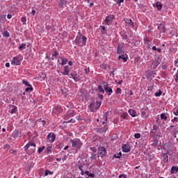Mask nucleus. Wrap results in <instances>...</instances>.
Instances as JSON below:
<instances>
[{
  "instance_id": "29",
  "label": "nucleus",
  "mask_w": 178,
  "mask_h": 178,
  "mask_svg": "<svg viewBox=\"0 0 178 178\" xmlns=\"http://www.w3.org/2000/svg\"><path fill=\"white\" fill-rule=\"evenodd\" d=\"M26 43H22L19 46V49H20V51H23V49H26Z\"/></svg>"
},
{
  "instance_id": "37",
  "label": "nucleus",
  "mask_w": 178,
  "mask_h": 178,
  "mask_svg": "<svg viewBox=\"0 0 178 178\" xmlns=\"http://www.w3.org/2000/svg\"><path fill=\"white\" fill-rule=\"evenodd\" d=\"M22 84H24V86H26L27 87H31V85L29 83V81L26 80H22Z\"/></svg>"
},
{
  "instance_id": "1",
  "label": "nucleus",
  "mask_w": 178,
  "mask_h": 178,
  "mask_svg": "<svg viewBox=\"0 0 178 178\" xmlns=\"http://www.w3.org/2000/svg\"><path fill=\"white\" fill-rule=\"evenodd\" d=\"M70 141L72 143V147L76 148V149H80L83 146V143H81L80 139H71Z\"/></svg>"
},
{
  "instance_id": "45",
  "label": "nucleus",
  "mask_w": 178,
  "mask_h": 178,
  "mask_svg": "<svg viewBox=\"0 0 178 178\" xmlns=\"http://www.w3.org/2000/svg\"><path fill=\"white\" fill-rule=\"evenodd\" d=\"M134 137L135 138H140L141 134L140 133L135 134Z\"/></svg>"
},
{
  "instance_id": "54",
  "label": "nucleus",
  "mask_w": 178,
  "mask_h": 178,
  "mask_svg": "<svg viewBox=\"0 0 178 178\" xmlns=\"http://www.w3.org/2000/svg\"><path fill=\"white\" fill-rule=\"evenodd\" d=\"M88 177H92V178H94V177H95V174H92V173H90L89 172V175H88Z\"/></svg>"
},
{
  "instance_id": "13",
  "label": "nucleus",
  "mask_w": 178,
  "mask_h": 178,
  "mask_svg": "<svg viewBox=\"0 0 178 178\" xmlns=\"http://www.w3.org/2000/svg\"><path fill=\"white\" fill-rule=\"evenodd\" d=\"M69 73H70V70L69 69V65L64 66V72H62V74L64 76H68Z\"/></svg>"
},
{
  "instance_id": "42",
  "label": "nucleus",
  "mask_w": 178,
  "mask_h": 178,
  "mask_svg": "<svg viewBox=\"0 0 178 178\" xmlns=\"http://www.w3.org/2000/svg\"><path fill=\"white\" fill-rule=\"evenodd\" d=\"M127 113H124L121 115L122 119H126L127 118Z\"/></svg>"
},
{
  "instance_id": "8",
  "label": "nucleus",
  "mask_w": 178,
  "mask_h": 178,
  "mask_svg": "<svg viewBox=\"0 0 178 178\" xmlns=\"http://www.w3.org/2000/svg\"><path fill=\"white\" fill-rule=\"evenodd\" d=\"M104 88L106 92H107L108 95H112L113 90H112V88H111V86H108V84H105L104 86Z\"/></svg>"
},
{
  "instance_id": "17",
  "label": "nucleus",
  "mask_w": 178,
  "mask_h": 178,
  "mask_svg": "<svg viewBox=\"0 0 178 178\" xmlns=\"http://www.w3.org/2000/svg\"><path fill=\"white\" fill-rule=\"evenodd\" d=\"M158 29L159 30L160 33H165L166 31V26L162 24H160L158 26Z\"/></svg>"
},
{
  "instance_id": "10",
  "label": "nucleus",
  "mask_w": 178,
  "mask_h": 178,
  "mask_svg": "<svg viewBox=\"0 0 178 178\" xmlns=\"http://www.w3.org/2000/svg\"><path fill=\"white\" fill-rule=\"evenodd\" d=\"M63 110L62 109V106H56L54 109H53V111L54 113H56V115L59 114V113H61V112L63 111Z\"/></svg>"
},
{
  "instance_id": "64",
  "label": "nucleus",
  "mask_w": 178,
  "mask_h": 178,
  "mask_svg": "<svg viewBox=\"0 0 178 178\" xmlns=\"http://www.w3.org/2000/svg\"><path fill=\"white\" fill-rule=\"evenodd\" d=\"M175 66L178 67V58L175 60Z\"/></svg>"
},
{
  "instance_id": "18",
  "label": "nucleus",
  "mask_w": 178,
  "mask_h": 178,
  "mask_svg": "<svg viewBox=\"0 0 178 178\" xmlns=\"http://www.w3.org/2000/svg\"><path fill=\"white\" fill-rule=\"evenodd\" d=\"M128 112L132 118H136V116H137V112L134 109H129Z\"/></svg>"
},
{
  "instance_id": "4",
  "label": "nucleus",
  "mask_w": 178,
  "mask_h": 178,
  "mask_svg": "<svg viewBox=\"0 0 178 178\" xmlns=\"http://www.w3.org/2000/svg\"><path fill=\"white\" fill-rule=\"evenodd\" d=\"M55 138H56V135H55V133L54 132H50L47 136V139L49 140V143H54V141H55Z\"/></svg>"
},
{
  "instance_id": "19",
  "label": "nucleus",
  "mask_w": 178,
  "mask_h": 178,
  "mask_svg": "<svg viewBox=\"0 0 178 178\" xmlns=\"http://www.w3.org/2000/svg\"><path fill=\"white\" fill-rule=\"evenodd\" d=\"M58 3L60 8H65V6H66V3H67V1L66 0H59Z\"/></svg>"
},
{
  "instance_id": "53",
  "label": "nucleus",
  "mask_w": 178,
  "mask_h": 178,
  "mask_svg": "<svg viewBox=\"0 0 178 178\" xmlns=\"http://www.w3.org/2000/svg\"><path fill=\"white\" fill-rule=\"evenodd\" d=\"M116 92H117V94H121L122 93V89H120V88H118L116 89Z\"/></svg>"
},
{
  "instance_id": "52",
  "label": "nucleus",
  "mask_w": 178,
  "mask_h": 178,
  "mask_svg": "<svg viewBox=\"0 0 178 178\" xmlns=\"http://www.w3.org/2000/svg\"><path fill=\"white\" fill-rule=\"evenodd\" d=\"M168 68V66H166V65H165V63H162V67H161V69L163 70H165V69Z\"/></svg>"
},
{
  "instance_id": "14",
  "label": "nucleus",
  "mask_w": 178,
  "mask_h": 178,
  "mask_svg": "<svg viewBox=\"0 0 178 178\" xmlns=\"http://www.w3.org/2000/svg\"><path fill=\"white\" fill-rule=\"evenodd\" d=\"M22 62L20 60L17 59V57H14L13 60L12 61V65H16V66H19Z\"/></svg>"
},
{
  "instance_id": "39",
  "label": "nucleus",
  "mask_w": 178,
  "mask_h": 178,
  "mask_svg": "<svg viewBox=\"0 0 178 178\" xmlns=\"http://www.w3.org/2000/svg\"><path fill=\"white\" fill-rule=\"evenodd\" d=\"M52 56L54 58H58V56H59V53H58V51L55 50L54 53L52 54Z\"/></svg>"
},
{
  "instance_id": "31",
  "label": "nucleus",
  "mask_w": 178,
  "mask_h": 178,
  "mask_svg": "<svg viewBox=\"0 0 178 178\" xmlns=\"http://www.w3.org/2000/svg\"><path fill=\"white\" fill-rule=\"evenodd\" d=\"M39 77L42 80H45V77H47V75L44 74V72H41L40 74H39Z\"/></svg>"
},
{
  "instance_id": "20",
  "label": "nucleus",
  "mask_w": 178,
  "mask_h": 178,
  "mask_svg": "<svg viewBox=\"0 0 178 178\" xmlns=\"http://www.w3.org/2000/svg\"><path fill=\"white\" fill-rule=\"evenodd\" d=\"M117 54L118 55H120L122 54H124V52L123 51V47H120V45H118L117 47Z\"/></svg>"
},
{
  "instance_id": "32",
  "label": "nucleus",
  "mask_w": 178,
  "mask_h": 178,
  "mask_svg": "<svg viewBox=\"0 0 178 178\" xmlns=\"http://www.w3.org/2000/svg\"><path fill=\"white\" fill-rule=\"evenodd\" d=\"M122 156V152H120L119 153L115 154L113 156V158H117L118 159H120V157Z\"/></svg>"
},
{
  "instance_id": "12",
  "label": "nucleus",
  "mask_w": 178,
  "mask_h": 178,
  "mask_svg": "<svg viewBox=\"0 0 178 178\" xmlns=\"http://www.w3.org/2000/svg\"><path fill=\"white\" fill-rule=\"evenodd\" d=\"M30 147H34V148H35V144L34 143L29 142L28 144H26V146H24V151L27 152L29 148H30Z\"/></svg>"
},
{
  "instance_id": "60",
  "label": "nucleus",
  "mask_w": 178,
  "mask_h": 178,
  "mask_svg": "<svg viewBox=\"0 0 178 178\" xmlns=\"http://www.w3.org/2000/svg\"><path fill=\"white\" fill-rule=\"evenodd\" d=\"M96 155H97V154L92 153V156H91V157H90L91 159H95Z\"/></svg>"
},
{
  "instance_id": "49",
  "label": "nucleus",
  "mask_w": 178,
  "mask_h": 178,
  "mask_svg": "<svg viewBox=\"0 0 178 178\" xmlns=\"http://www.w3.org/2000/svg\"><path fill=\"white\" fill-rule=\"evenodd\" d=\"M166 72H163L162 73H161V77L163 78V79H166Z\"/></svg>"
},
{
  "instance_id": "3",
  "label": "nucleus",
  "mask_w": 178,
  "mask_h": 178,
  "mask_svg": "<svg viewBox=\"0 0 178 178\" xmlns=\"http://www.w3.org/2000/svg\"><path fill=\"white\" fill-rule=\"evenodd\" d=\"M101 104H102L101 102H97L96 104L95 102H92L89 105V108L91 112H96L97 111H98V109H99V108L101 107Z\"/></svg>"
},
{
  "instance_id": "26",
  "label": "nucleus",
  "mask_w": 178,
  "mask_h": 178,
  "mask_svg": "<svg viewBox=\"0 0 178 178\" xmlns=\"http://www.w3.org/2000/svg\"><path fill=\"white\" fill-rule=\"evenodd\" d=\"M163 158L164 162H168V161H169V156L166 153L163 154Z\"/></svg>"
},
{
  "instance_id": "5",
  "label": "nucleus",
  "mask_w": 178,
  "mask_h": 178,
  "mask_svg": "<svg viewBox=\"0 0 178 178\" xmlns=\"http://www.w3.org/2000/svg\"><path fill=\"white\" fill-rule=\"evenodd\" d=\"M113 19H115V15L106 17V19L104 20L105 24H107V26H109V24H112V23L113 22Z\"/></svg>"
},
{
  "instance_id": "61",
  "label": "nucleus",
  "mask_w": 178,
  "mask_h": 178,
  "mask_svg": "<svg viewBox=\"0 0 178 178\" xmlns=\"http://www.w3.org/2000/svg\"><path fill=\"white\" fill-rule=\"evenodd\" d=\"M140 57H136L135 62H140Z\"/></svg>"
},
{
  "instance_id": "40",
  "label": "nucleus",
  "mask_w": 178,
  "mask_h": 178,
  "mask_svg": "<svg viewBox=\"0 0 178 178\" xmlns=\"http://www.w3.org/2000/svg\"><path fill=\"white\" fill-rule=\"evenodd\" d=\"M162 95V90H159V92L155 93V97H161Z\"/></svg>"
},
{
  "instance_id": "15",
  "label": "nucleus",
  "mask_w": 178,
  "mask_h": 178,
  "mask_svg": "<svg viewBox=\"0 0 178 178\" xmlns=\"http://www.w3.org/2000/svg\"><path fill=\"white\" fill-rule=\"evenodd\" d=\"M159 65H161V62H159L158 60H154L152 63V69L157 68Z\"/></svg>"
},
{
  "instance_id": "41",
  "label": "nucleus",
  "mask_w": 178,
  "mask_h": 178,
  "mask_svg": "<svg viewBox=\"0 0 178 178\" xmlns=\"http://www.w3.org/2000/svg\"><path fill=\"white\" fill-rule=\"evenodd\" d=\"M122 40H126L127 42H129V36H127V34H124L122 35Z\"/></svg>"
},
{
  "instance_id": "47",
  "label": "nucleus",
  "mask_w": 178,
  "mask_h": 178,
  "mask_svg": "<svg viewBox=\"0 0 178 178\" xmlns=\"http://www.w3.org/2000/svg\"><path fill=\"white\" fill-rule=\"evenodd\" d=\"M21 20H22L23 24H26V17H22L21 18Z\"/></svg>"
},
{
  "instance_id": "50",
  "label": "nucleus",
  "mask_w": 178,
  "mask_h": 178,
  "mask_svg": "<svg viewBox=\"0 0 178 178\" xmlns=\"http://www.w3.org/2000/svg\"><path fill=\"white\" fill-rule=\"evenodd\" d=\"M142 116H145V118H148V114H147V112L142 111Z\"/></svg>"
},
{
  "instance_id": "43",
  "label": "nucleus",
  "mask_w": 178,
  "mask_h": 178,
  "mask_svg": "<svg viewBox=\"0 0 178 178\" xmlns=\"http://www.w3.org/2000/svg\"><path fill=\"white\" fill-rule=\"evenodd\" d=\"M44 149H45V147H39L38 149V153L39 154H41V152H42V151H44Z\"/></svg>"
},
{
  "instance_id": "9",
  "label": "nucleus",
  "mask_w": 178,
  "mask_h": 178,
  "mask_svg": "<svg viewBox=\"0 0 178 178\" xmlns=\"http://www.w3.org/2000/svg\"><path fill=\"white\" fill-rule=\"evenodd\" d=\"M12 136H13V138H15V140H16V138H18V137H22L23 136V134H22V131H15L12 134Z\"/></svg>"
},
{
  "instance_id": "38",
  "label": "nucleus",
  "mask_w": 178,
  "mask_h": 178,
  "mask_svg": "<svg viewBox=\"0 0 178 178\" xmlns=\"http://www.w3.org/2000/svg\"><path fill=\"white\" fill-rule=\"evenodd\" d=\"M155 74H156V72H155V71H150V72H149L148 76H149V77H151V76H155Z\"/></svg>"
},
{
  "instance_id": "7",
  "label": "nucleus",
  "mask_w": 178,
  "mask_h": 178,
  "mask_svg": "<svg viewBox=\"0 0 178 178\" xmlns=\"http://www.w3.org/2000/svg\"><path fill=\"white\" fill-rule=\"evenodd\" d=\"M122 152H130V149H131V147L129 143L122 145Z\"/></svg>"
},
{
  "instance_id": "51",
  "label": "nucleus",
  "mask_w": 178,
  "mask_h": 178,
  "mask_svg": "<svg viewBox=\"0 0 178 178\" xmlns=\"http://www.w3.org/2000/svg\"><path fill=\"white\" fill-rule=\"evenodd\" d=\"M73 80H74V81H80V78L77 77V76H73Z\"/></svg>"
},
{
  "instance_id": "28",
  "label": "nucleus",
  "mask_w": 178,
  "mask_h": 178,
  "mask_svg": "<svg viewBox=\"0 0 178 178\" xmlns=\"http://www.w3.org/2000/svg\"><path fill=\"white\" fill-rule=\"evenodd\" d=\"M152 49L153 51H157V52H159V54H161L162 52V49H161V48H156V46H153Z\"/></svg>"
},
{
  "instance_id": "34",
  "label": "nucleus",
  "mask_w": 178,
  "mask_h": 178,
  "mask_svg": "<svg viewBox=\"0 0 178 178\" xmlns=\"http://www.w3.org/2000/svg\"><path fill=\"white\" fill-rule=\"evenodd\" d=\"M48 175H54V172L46 170L44 172V176H48Z\"/></svg>"
},
{
  "instance_id": "22",
  "label": "nucleus",
  "mask_w": 178,
  "mask_h": 178,
  "mask_svg": "<svg viewBox=\"0 0 178 178\" xmlns=\"http://www.w3.org/2000/svg\"><path fill=\"white\" fill-rule=\"evenodd\" d=\"M155 5L158 10H162V7L163 6V5L161 2L157 1Z\"/></svg>"
},
{
  "instance_id": "2",
  "label": "nucleus",
  "mask_w": 178,
  "mask_h": 178,
  "mask_svg": "<svg viewBox=\"0 0 178 178\" xmlns=\"http://www.w3.org/2000/svg\"><path fill=\"white\" fill-rule=\"evenodd\" d=\"M75 42L76 45L83 47V45L87 44V38L86 36H82V38L76 37Z\"/></svg>"
},
{
  "instance_id": "62",
  "label": "nucleus",
  "mask_w": 178,
  "mask_h": 178,
  "mask_svg": "<svg viewBox=\"0 0 178 178\" xmlns=\"http://www.w3.org/2000/svg\"><path fill=\"white\" fill-rule=\"evenodd\" d=\"M52 150H51V147H47V153H49V152H51Z\"/></svg>"
},
{
  "instance_id": "25",
  "label": "nucleus",
  "mask_w": 178,
  "mask_h": 178,
  "mask_svg": "<svg viewBox=\"0 0 178 178\" xmlns=\"http://www.w3.org/2000/svg\"><path fill=\"white\" fill-rule=\"evenodd\" d=\"M97 88H98L99 92H100L101 94H105V90L102 88V86H101V85L98 86Z\"/></svg>"
},
{
  "instance_id": "30",
  "label": "nucleus",
  "mask_w": 178,
  "mask_h": 178,
  "mask_svg": "<svg viewBox=\"0 0 178 178\" xmlns=\"http://www.w3.org/2000/svg\"><path fill=\"white\" fill-rule=\"evenodd\" d=\"M118 59H122L124 62H127V56L124 57V55L122 54L121 56H119Z\"/></svg>"
},
{
  "instance_id": "48",
  "label": "nucleus",
  "mask_w": 178,
  "mask_h": 178,
  "mask_svg": "<svg viewBox=\"0 0 178 178\" xmlns=\"http://www.w3.org/2000/svg\"><path fill=\"white\" fill-rule=\"evenodd\" d=\"M115 70H117V69L115 68L113 71H111L110 72V76H112V77H114V76H115Z\"/></svg>"
},
{
  "instance_id": "55",
  "label": "nucleus",
  "mask_w": 178,
  "mask_h": 178,
  "mask_svg": "<svg viewBox=\"0 0 178 178\" xmlns=\"http://www.w3.org/2000/svg\"><path fill=\"white\" fill-rule=\"evenodd\" d=\"M74 115H76V112L72 111L70 113V116L72 117V116H74Z\"/></svg>"
},
{
  "instance_id": "11",
  "label": "nucleus",
  "mask_w": 178,
  "mask_h": 178,
  "mask_svg": "<svg viewBox=\"0 0 178 178\" xmlns=\"http://www.w3.org/2000/svg\"><path fill=\"white\" fill-rule=\"evenodd\" d=\"M9 110V113H11V115H13V113H16L17 112V106L15 105H10Z\"/></svg>"
},
{
  "instance_id": "63",
  "label": "nucleus",
  "mask_w": 178,
  "mask_h": 178,
  "mask_svg": "<svg viewBox=\"0 0 178 178\" xmlns=\"http://www.w3.org/2000/svg\"><path fill=\"white\" fill-rule=\"evenodd\" d=\"M174 115H175V116H178V109H177L176 111L174 112Z\"/></svg>"
},
{
  "instance_id": "35",
  "label": "nucleus",
  "mask_w": 178,
  "mask_h": 178,
  "mask_svg": "<svg viewBox=\"0 0 178 178\" xmlns=\"http://www.w3.org/2000/svg\"><path fill=\"white\" fill-rule=\"evenodd\" d=\"M103 120H104L105 122H108V113H104V115H103Z\"/></svg>"
},
{
  "instance_id": "16",
  "label": "nucleus",
  "mask_w": 178,
  "mask_h": 178,
  "mask_svg": "<svg viewBox=\"0 0 178 178\" xmlns=\"http://www.w3.org/2000/svg\"><path fill=\"white\" fill-rule=\"evenodd\" d=\"M178 172V166L177 165H173L171 168L170 173L171 175H176V173Z\"/></svg>"
},
{
  "instance_id": "23",
  "label": "nucleus",
  "mask_w": 178,
  "mask_h": 178,
  "mask_svg": "<svg viewBox=\"0 0 178 178\" xmlns=\"http://www.w3.org/2000/svg\"><path fill=\"white\" fill-rule=\"evenodd\" d=\"M60 60H58V62H61L60 65H62V66H64V65H66V63H67V58H61Z\"/></svg>"
},
{
  "instance_id": "46",
  "label": "nucleus",
  "mask_w": 178,
  "mask_h": 178,
  "mask_svg": "<svg viewBox=\"0 0 178 178\" xmlns=\"http://www.w3.org/2000/svg\"><path fill=\"white\" fill-rule=\"evenodd\" d=\"M6 18V15H0V22H2V20H3V19Z\"/></svg>"
},
{
  "instance_id": "24",
  "label": "nucleus",
  "mask_w": 178,
  "mask_h": 178,
  "mask_svg": "<svg viewBox=\"0 0 178 178\" xmlns=\"http://www.w3.org/2000/svg\"><path fill=\"white\" fill-rule=\"evenodd\" d=\"M161 120H165V122H166V120H168V116H166V113H161Z\"/></svg>"
},
{
  "instance_id": "57",
  "label": "nucleus",
  "mask_w": 178,
  "mask_h": 178,
  "mask_svg": "<svg viewBox=\"0 0 178 178\" xmlns=\"http://www.w3.org/2000/svg\"><path fill=\"white\" fill-rule=\"evenodd\" d=\"M150 133L151 134H156V131L154 129H151Z\"/></svg>"
},
{
  "instance_id": "36",
  "label": "nucleus",
  "mask_w": 178,
  "mask_h": 178,
  "mask_svg": "<svg viewBox=\"0 0 178 178\" xmlns=\"http://www.w3.org/2000/svg\"><path fill=\"white\" fill-rule=\"evenodd\" d=\"M61 94H63V95H64V97H66L67 95H68L67 90H66V89L61 90Z\"/></svg>"
},
{
  "instance_id": "6",
  "label": "nucleus",
  "mask_w": 178,
  "mask_h": 178,
  "mask_svg": "<svg viewBox=\"0 0 178 178\" xmlns=\"http://www.w3.org/2000/svg\"><path fill=\"white\" fill-rule=\"evenodd\" d=\"M98 152L100 154V156L102 158H104V156H105V155H106V149H105V147H99L98 148Z\"/></svg>"
},
{
  "instance_id": "33",
  "label": "nucleus",
  "mask_w": 178,
  "mask_h": 178,
  "mask_svg": "<svg viewBox=\"0 0 178 178\" xmlns=\"http://www.w3.org/2000/svg\"><path fill=\"white\" fill-rule=\"evenodd\" d=\"M33 86H31H31H29V88H26L25 89V91H26V92H31V91H33Z\"/></svg>"
},
{
  "instance_id": "21",
  "label": "nucleus",
  "mask_w": 178,
  "mask_h": 178,
  "mask_svg": "<svg viewBox=\"0 0 178 178\" xmlns=\"http://www.w3.org/2000/svg\"><path fill=\"white\" fill-rule=\"evenodd\" d=\"M125 23H127V24H129V26H131L132 27H134V22H133V20H131V19H124Z\"/></svg>"
},
{
  "instance_id": "44",
  "label": "nucleus",
  "mask_w": 178,
  "mask_h": 178,
  "mask_svg": "<svg viewBox=\"0 0 178 178\" xmlns=\"http://www.w3.org/2000/svg\"><path fill=\"white\" fill-rule=\"evenodd\" d=\"M38 121H39L40 123H42V126H45V123H47L45 122V120H44L42 119H40V120H38Z\"/></svg>"
},
{
  "instance_id": "59",
  "label": "nucleus",
  "mask_w": 178,
  "mask_h": 178,
  "mask_svg": "<svg viewBox=\"0 0 178 178\" xmlns=\"http://www.w3.org/2000/svg\"><path fill=\"white\" fill-rule=\"evenodd\" d=\"M98 98H99L100 99H104V96L101 94H98Z\"/></svg>"
},
{
  "instance_id": "56",
  "label": "nucleus",
  "mask_w": 178,
  "mask_h": 178,
  "mask_svg": "<svg viewBox=\"0 0 178 178\" xmlns=\"http://www.w3.org/2000/svg\"><path fill=\"white\" fill-rule=\"evenodd\" d=\"M174 78H175L176 83H178V75L175 74V76H174Z\"/></svg>"
},
{
  "instance_id": "58",
  "label": "nucleus",
  "mask_w": 178,
  "mask_h": 178,
  "mask_svg": "<svg viewBox=\"0 0 178 178\" xmlns=\"http://www.w3.org/2000/svg\"><path fill=\"white\" fill-rule=\"evenodd\" d=\"M172 122H178V118H177V117H175L174 119L172 120Z\"/></svg>"
},
{
  "instance_id": "27",
  "label": "nucleus",
  "mask_w": 178,
  "mask_h": 178,
  "mask_svg": "<svg viewBox=\"0 0 178 178\" xmlns=\"http://www.w3.org/2000/svg\"><path fill=\"white\" fill-rule=\"evenodd\" d=\"M2 35H3V37H6V38L10 37V33H9V31H4Z\"/></svg>"
}]
</instances>
